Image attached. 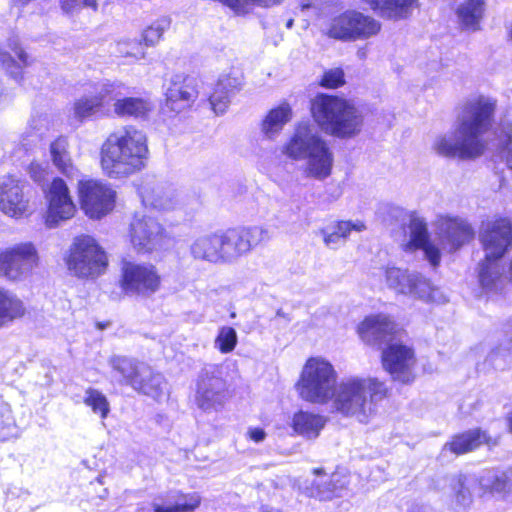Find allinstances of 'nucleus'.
Segmentation results:
<instances>
[{
	"mask_svg": "<svg viewBox=\"0 0 512 512\" xmlns=\"http://www.w3.org/2000/svg\"><path fill=\"white\" fill-rule=\"evenodd\" d=\"M495 110L496 101L492 98L481 95L467 100L457 117L455 130L438 136L433 150L444 157H480L487 146L483 136L493 125Z\"/></svg>",
	"mask_w": 512,
	"mask_h": 512,
	"instance_id": "f257e3e1",
	"label": "nucleus"
},
{
	"mask_svg": "<svg viewBox=\"0 0 512 512\" xmlns=\"http://www.w3.org/2000/svg\"><path fill=\"white\" fill-rule=\"evenodd\" d=\"M147 137L134 127L111 133L100 149L101 167L110 178L128 177L144 168L148 157Z\"/></svg>",
	"mask_w": 512,
	"mask_h": 512,
	"instance_id": "f03ea898",
	"label": "nucleus"
},
{
	"mask_svg": "<svg viewBox=\"0 0 512 512\" xmlns=\"http://www.w3.org/2000/svg\"><path fill=\"white\" fill-rule=\"evenodd\" d=\"M281 152L291 160L304 161L303 172L307 178L323 181L332 173L334 154L312 124L296 125Z\"/></svg>",
	"mask_w": 512,
	"mask_h": 512,
	"instance_id": "7ed1b4c3",
	"label": "nucleus"
},
{
	"mask_svg": "<svg viewBox=\"0 0 512 512\" xmlns=\"http://www.w3.org/2000/svg\"><path fill=\"white\" fill-rule=\"evenodd\" d=\"M387 394L386 384L377 378L350 377L337 384L331 401L337 412L366 423L375 416L378 403Z\"/></svg>",
	"mask_w": 512,
	"mask_h": 512,
	"instance_id": "20e7f679",
	"label": "nucleus"
},
{
	"mask_svg": "<svg viewBox=\"0 0 512 512\" xmlns=\"http://www.w3.org/2000/svg\"><path fill=\"white\" fill-rule=\"evenodd\" d=\"M311 109L315 121L328 134L338 138H350L361 131V112L343 98L318 95L313 100Z\"/></svg>",
	"mask_w": 512,
	"mask_h": 512,
	"instance_id": "39448f33",
	"label": "nucleus"
},
{
	"mask_svg": "<svg viewBox=\"0 0 512 512\" xmlns=\"http://www.w3.org/2000/svg\"><path fill=\"white\" fill-rule=\"evenodd\" d=\"M372 276L383 280L386 287L396 295L406 296L425 303H444L447 301L444 293L417 271L387 264L376 268L372 272Z\"/></svg>",
	"mask_w": 512,
	"mask_h": 512,
	"instance_id": "423d86ee",
	"label": "nucleus"
},
{
	"mask_svg": "<svg viewBox=\"0 0 512 512\" xmlns=\"http://www.w3.org/2000/svg\"><path fill=\"white\" fill-rule=\"evenodd\" d=\"M337 386V372L327 360L310 358L305 363L296 384L300 398L312 404H326L332 400Z\"/></svg>",
	"mask_w": 512,
	"mask_h": 512,
	"instance_id": "0eeeda50",
	"label": "nucleus"
},
{
	"mask_svg": "<svg viewBox=\"0 0 512 512\" xmlns=\"http://www.w3.org/2000/svg\"><path fill=\"white\" fill-rule=\"evenodd\" d=\"M69 272L81 279H93L103 274L108 266L105 251L97 241L82 235L75 238L66 259Z\"/></svg>",
	"mask_w": 512,
	"mask_h": 512,
	"instance_id": "6e6552de",
	"label": "nucleus"
},
{
	"mask_svg": "<svg viewBox=\"0 0 512 512\" xmlns=\"http://www.w3.org/2000/svg\"><path fill=\"white\" fill-rule=\"evenodd\" d=\"M381 23L373 16L348 9L333 16L325 29L328 37L344 42L367 40L381 31Z\"/></svg>",
	"mask_w": 512,
	"mask_h": 512,
	"instance_id": "1a4fd4ad",
	"label": "nucleus"
},
{
	"mask_svg": "<svg viewBox=\"0 0 512 512\" xmlns=\"http://www.w3.org/2000/svg\"><path fill=\"white\" fill-rule=\"evenodd\" d=\"M39 253L32 242H19L0 250V277L13 283L28 280L39 266Z\"/></svg>",
	"mask_w": 512,
	"mask_h": 512,
	"instance_id": "9d476101",
	"label": "nucleus"
},
{
	"mask_svg": "<svg viewBox=\"0 0 512 512\" xmlns=\"http://www.w3.org/2000/svg\"><path fill=\"white\" fill-rule=\"evenodd\" d=\"M161 275L152 263L123 260L119 286L127 296L149 298L160 290Z\"/></svg>",
	"mask_w": 512,
	"mask_h": 512,
	"instance_id": "9b49d317",
	"label": "nucleus"
},
{
	"mask_svg": "<svg viewBox=\"0 0 512 512\" xmlns=\"http://www.w3.org/2000/svg\"><path fill=\"white\" fill-rule=\"evenodd\" d=\"M221 264L234 263L257 245L271 239L269 229L253 226L218 231Z\"/></svg>",
	"mask_w": 512,
	"mask_h": 512,
	"instance_id": "f8f14e48",
	"label": "nucleus"
},
{
	"mask_svg": "<svg viewBox=\"0 0 512 512\" xmlns=\"http://www.w3.org/2000/svg\"><path fill=\"white\" fill-rule=\"evenodd\" d=\"M228 399V386L218 366L205 367L197 381L195 402L204 412L219 411Z\"/></svg>",
	"mask_w": 512,
	"mask_h": 512,
	"instance_id": "ddd939ff",
	"label": "nucleus"
},
{
	"mask_svg": "<svg viewBox=\"0 0 512 512\" xmlns=\"http://www.w3.org/2000/svg\"><path fill=\"white\" fill-rule=\"evenodd\" d=\"M78 193L81 208L91 219H100L114 209L116 191L109 184L97 180H81Z\"/></svg>",
	"mask_w": 512,
	"mask_h": 512,
	"instance_id": "4468645a",
	"label": "nucleus"
},
{
	"mask_svg": "<svg viewBox=\"0 0 512 512\" xmlns=\"http://www.w3.org/2000/svg\"><path fill=\"white\" fill-rule=\"evenodd\" d=\"M47 211L45 224L49 228H55L60 223L74 217L77 209L70 195L66 182L61 178H55L45 192Z\"/></svg>",
	"mask_w": 512,
	"mask_h": 512,
	"instance_id": "2eb2a0df",
	"label": "nucleus"
},
{
	"mask_svg": "<svg viewBox=\"0 0 512 512\" xmlns=\"http://www.w3.org/2000/svg\"><path fill=\"white\" fill-rule=\"evenodd\" d=\"M479 240L485 256L501 259L512 248V221L507 217H499L483 222Z\"/></svg>",
	"mask_w": 512,
	"mask_h": 512,
	"instance_id": "dca6fc26",
	"label": "nucleus"
},
{
	"mask_svg": "<svg viewBox=\"0 0 512 512\" xmlns=\"http://www.w3.org/2000/svg\"><path fill=\"white\" fill-rule=\"evenodd\" d=\"M130 243L138 253H152L164 243L165 230L153 217L135 215L129 229Z\"/></svg>",
	"mask_w": 512,
	"mask_h": 512,
	"instance_id": "f3484780",
	"label": "nucleus"
},
{
	"mask_svg": "<svg viewBox=\"0 0 512 512\" xmlns=\"http://www.w3.org/2000/svg\"><path fill=\"white\" fill-rule=\"evenodd\" d=\"M382 363L394 381L403 384L414 381L416 359L412 348L400 343H391L382 352Z\"/></svg>",
	"mask_w": 512,
	"mask_h": 512,
	"instance_id": "a211bd4d",
	"label": "nucleus"
},
{
	"mask_svg": "<svg viewBox=\"0 0 512 512\" xmlns=\"http://www.w3.org/2000/svg\"><path fill=\"white\" fill-rule=\"evenodd\" d=\"M25 186V181L13 175L0 178V211L4 215L19 219L28 213L29 198Z\"/></svg>",
	"mask_w": 512,
	"mask_h": 512,
	"instance_id": "6ab92c4d",
	"label": "nucleus"
},
{
	"mask_svg": "<svg viewBox=\"0 0 512 512\" xmlns=\"http://www.w3.org/2000/svg\"><path fill=\"white\" fill-rule=\"evenodd\" d=\"M409 240L403 244L406 252L422 250L427 261L433 267L439 265L441 253L439 248L431 241L427 223L416 214H411L408 223Z\"/></svg>",
	"mask_w": 512,
	"mask_h": 512,
	"instance_id": "aec40b11",
	"label": "nucleus"
},
{
	"mask_svg": "<svg viewBox=\"0 0 512 512\" xmlns=\"http://www.w3.org/2000/svg\"><path fill=\"white\" fill-rule=\"evenodd\" d=\"M437 229L441 245L449 252L456 251L474 236L470 224L460 217L440 216Z\"/></svg>",
	"mask_w": 512,
	"mask_h": 512,
	"instance_id": "412c9836",
	"label": "nucleus"
},
{
	"mask_svg": "<svg viewBox=\"0 0 512 512\" xmlns=\"http://www.w3.org/2000/svg\"><path fill=\"white\" fill-rule=\"evenodd\" d=\"M243 73L238 68H231L222 73L209 97V102L216 114H223L228 108L231 98L243 87Z\"/></svg>",
	"mask_w": 512,
	"mask_h": 512,
	"instance_id": "4be33fe9",
	"label": "nucleus"
},
{
	"mask_svg": "<svg viewBox=\"0 0 512 512\" xmlns=\"http://www.w3.org/2000/svg\"><path fill=\"white\" fill-rule=\"evenodd\" d=\"M198 96L193 78L175 75L171 78L165 93V105L173 112L179 113L189 108Z\"/></svg>",
	"mask_w": 512,
	"mask_h": 512,
	"instance_id": "5701e85b",
	"label": "nucleus"
},
{
	"mask_svg": "<svg viewBox=\"0 0 512 512\" xmlns=\"http://www.w3.org/2000/svg\"><path fill=\"white\" fill-rule=\"evenodd\" d=\"M140 196L145 206L160 211L173 210L179 204L176 190L162 182L148 180L140 187Z\"/></svg>",
	"mask_w": 512,
	"mask_h": 512,
	"instance_id": "b1692460",
	"label": "nucleus"
},
{
	"mask_svg": "<svg viewBox=\"0 0 512 512\" xmlns=\"http://www.w3.org/2000/svg\"><path fill=\"white\" fill-rule=\"evenodd\" d=\"M116 91V85L110 82L98 83L94 90L80 97L74 104L75 116L79 119L88 118L100 111L103 104Z\"/></svg>",
	"mask_w": 512,
	"mask_h": 512,
	"instance_id": "393cba45",
	"label": "nucleus"
},
{
	"mask_svg": "<svg viewBox=\"0 0 512 512\" xmlns=\"http://www.w3.org/2000/svg\"><path fill=\"white\" fill-rule=\"evenodd\" d=\"M363 4L376 12L382 18L403 20L412 15L418 7V0H361Z\"/></svg>",
	"mask_w": 512,
	"mask_h": 512,
	"instance_id": "a878e982",
	"label": "nucleus"
},
{
	"mask_svg": "<svg viewBox=\"0 0 512 512\" xmlns=\"http://www.w3.org/2000/svg\"><path fill=\"white\" fill-rule=\"evenodd\" d=\"M293 117V110L288 102H281L271 108L260 123V131L264 138L275 140Z\"/></svg>",
	"mask_w": 512,
	"mask_h": 512,
	"instance_id": "bb28decb",
	"label": "nucleus"
},
{
	"mask_svg": "<svg viewBox=\"0 0 512 512\" xmlns=\"http://www.w3.org/2000/svg\"><path fill=\"white\" fill-rule=\"evenodd\" d=\"M347 486V477L336 472L329 478L314 480L310 486L305 488V492L309 497L327 501L335 497H341L342 492L346 490Z\"/></svg>",
	"mask_w": 512,
	"mask_h": 512,
	"instance_id": "cd10ccee",
	"label": "nucleus"
},
{
	"mask_svg": "<svg viewBox=\"0 0 512 512\" xmlns=\"http://www.w3.org/2000/svg\"><path fill=\"white\" fill-rule=\"evenodd\" d=\"M395 323L386 315L367 317L358 327L360 337L371 343H380L388 340L395 331Z\"/></svg>",
	"mask_w": 512,
	"mask_h": 512,
	"instance_id": "c85d7f7f",
	"label": "nucleus"
},
{
	"mask_svg": "<svg viewBox=\"0 0 512 512\" xmlns=\"http://www.w3.org/2000/svg\"><path fill=\"white\" fill-rule=\"evenodd\" d=\"M366 229L362 221H336L320 229L326 247L337 249L344 245L352 231L362 232Z\"/></svg>",
	"mask_w": 512,
	"mask_h": 512,
	"instance_id": "c756f323",
	"label": "nucleus"
},
{
	"mask_svg": "<svg viewBox=\"0 0 512 512\" xmlns=\"http://www.w3.org/2000/svg\"><path fill=\"white\" fill-rule=\"evenodd\" d=\"M189 252L194 260L221 264L218 232L195 237L189 245Z\"/></svg>",
	"mask_w": 512,
	"mask_h": 512,
	"instance_id": "7c9ffc66",
	"label": "nucleus"
},
{
	"mask_svg": "<svg viewBox=\"0 0 512 512\" xmlns=\"http://www.w3.org/2000/svg\"><path fill=\"white\" fill-rule=\"evenodd\" d=\"M109 365L119 375V382L132 388L133 383L138 382L140 377L149 374V365L126 356L111 357Z\"/></svg>",
	"mask_w": 512,
	"mask_h": 512,
	"instance_id": "2f4dec72",
	"label": "nucleus"
},
{
	"mask_svg": "<svg viewBox=\"0 0 512 512\" xmlns=\"http://www.w3.org/2000/svg\"><path fill=\"white\" fill-rule=\"evenodd\" d=\"M490 442L491 438L485 431L472 429L453 436L451 441L444 445L442 452L450 451L455 455H461L473 451L483 443L490 444Z\"/></svg>",
	"mask_w": 512,
	"mask_h": 512,
	"instance_id": "473e14b6",
	"label": "nucleus"
},
{
	"mask_svg": "<svg viewBox=\"0 0 512 512\" xmlns=\"http://www.w3.org/2000/svg\"><path fill=\"white\" fill-rule=\"evenodd\" d=\"M498 258L485 256L479 268V282L481 287L488 292L499 291L504 283V268Z\"/></svg>",
	"mask_w": 512,
	"mask_h": 512,
	"instance_id": "72a5a7b5",
	"label": "nucleus"
},
{
	"mask_svg": "<svg viewBox=\"0 0 512 512\" xmlns=\"http://www.w3.org/2000/svg\"><path fill=\"white\" fill-rule=\"evenodd\" d=\"M325 424L326 420L323 416L300 411L294 414L291 427L297 435L306 439H315L319 436Z\"/></svg>",
	"mask_w": 512,
	"mask_h": 512,
	"instance_id": "f704fd0d",
	"label": "nucleus"
},
{
	"mask_svg": "<svg viewBox=\"0 0 512 512\" xmlns=\"http://www.w3.org/2000/svg\"><path fill=\"white\" fill-rule=\"evenodd\" d=\"M118 96L119 93H115L114 91L112 95H110L109 100H115L113 105L114 112L120 117H144L152 109L151 103L145 99L136 97L118 99Z\"/></svg>",
	"mask_w": 512,
	"mask_h": 512,
	"instance_id": "c9c22d12",
	"label": "nucleus"
},
{
	"mask_svg": "<svg viewBox=\"0 0 512 512\" xmlns=\"http://www.w3.org/2000/svg\"><path fill=\"white\" fill-rule=\"evenodd\" d=\"M25 313L26 307L16 294L0 289V327L23 317Z\"/></svg>",
	"mask_w": 512,
	"mask_h": 512,
	"instance_id": "e433bc0d",
	"label": "nucleus"
},
{
	"mask_svg": "<svg viewBox=\"0 0 512 512\" xmlns=\"http://www.w3.org/2000/svg\"><path fill=\"white\" fill-rule=\"evenodd\" d=\"M448 481L455 505L469 507L473 502L472 488L476 485V480L460 474L450 477Z\"/></svg>",
	"mask_w": 512,
	"mask_h": 512,
	"instance_id": "4c0bfd02",
	"label": "nucleus"
},
{
	"mask_svg": "<svg viewBox=\"0 0 512 512\" xmlns=\"http://www.w3.org/2000/svg\"><path fill=\"white\" fill-rule=\"evenodd\" d=\"M133 389L155 400H160L167 393V384L164 377L153 372L149 366V374L140 377L138 382H134Z\"/></svg>",
	"mask_w": 512,
	"mask_h": 512,
	"instance_id": "58836bf2",
	"label": "nucleus"
},
{
	"mask_svg": "<svg viewBox=\"0 0 512 512\" xmlns=\"http://www.w3.org/2000/svg\"><path fill=\"white\" fill-rule=\"evenodd\" d=\"M68 147V140L65 137H59L50 144V156L54 166L61 173L71 176L74 167Z\"/></svg>",
	"mask_w": 512,
	"mask_h": 512,
	"instance_id": "ea45409f",
	"label": "nucleus"
},
{
	"mask_svg": "<svg viewBox=\"0 0 512 512\" xmlns=\"http://www.w3.org/2000/svg\"><path fill=\"white\" fill-rule=\"evenodd\" d=\"M480 484L493 493L512 496V468L502 472H488Z\"/></svg>",
	"mask_w": 512,
	"mask_h": 512,
	"instance_id": "a19ab883",
	"label": "nucleus"
},
{
	"mask_svg": "<svg viewBox=\"0 0 512 512\" xmlns=\"http://www.w3.org/2000/svg\"><path fill=\"white\" fill-rule=\"evenodd\" d=\"M483 5V0H468L459 7L458 17L465 29L471 31L479 29L483 16Z\"/></svg>",
	"mask_w": 512,
	"mask_h": 512,
	"instance_id": "79ce46f5",
	"label": "nucleus"
},
{
	"mask_svg": "<svg viewBox=\"0 0 512 512\" xmlns=\"http://www.w3.org/2000/svg\"><path fill=\"white\" fill-rule=\"evenodd\" d=\"M201 502V497L197 493L184 495L178 498L175 502H160L155 500L152 503L154 512H193Z\"/></svg>",
	"mask_w": 512,
	"mask_h": 512,
	"instance_id": "37998d69",
	"label": "nucleus"
},
{
	"mask_svg": "<svg viewBox=\"0 0 512 512\" xmlns=\"http://www.w3.org/2000/svg\"><path fill=\"white\" fill-rule=\"evenodd\" d=\"M83 402L90 407L95 414H99L102 419L108 416L110 405L106 396L97 389L88 388L85 391Z\"/></svg>",
	"mask_w": 512,
	"mask_h": 512,
	"instance_id": "c03bdc74",
	"label": "nucleus"
},
{
	"mask_svg": "<svg viewBox=\"0 0 512 512\" xmlns=\"http://www.w3.org/2000/svg\"><path fill=\"white\" fill-rule=\"evenodd\" d=\"M18 429L11 414L10 406L0 399V440L6 441L16 437Z\"/></svg>",
	"mask_w": 512,
	"mask_h": 512,
	"instance_id": "a18cd8bd",
	"label": "nucleus"
},
{
	"mask_svg": "<svg viewBox=\"0 0 512 512\" xmlns=\"http://www.w3.org/2000/svg\"><path fill=\"white\" fill-rule=\"evenodd\" d=\"M170 19L161 17L154 21L142 32V41L147 47L155 46L162 38L163 33L169 29Z\"/></svg>",
	"mask_w": 512,
	"mask_h": 512,
	"instance_id": "49530a36",
	"label": "nucleus"
},
{
	"mask_svg": "<svg viewBox=\"0 0 512 512\" xmlns=\"http://www.w3.org/2000/svg\"><path fill=\"white\" fill-rule=\"evenodd\" d=\"M238 343L237 332L233 327L223 326L219 329L214 341V346L222 354L232 352Z\"/></svg>",
	"mask_w": 512,
	"mask_h": 512,
	"instance_id": "de8ad7c7",
	"label": "nucleus"
},
{
	"mask_svg": "<svg viewBox=\"0 0 512 512\" xmlns=\"http://www.w3.org/2000/svg\"><path fill=\"white\" fill-rule=\"evenodd\" d=\"M115 53L122 57H132L136 60L145 58L142 41L137 39L120 40L115 45Z\"/></svg>",
	"mask_w": 512,
	"mask_h": 512,
	"instance_id": "09e8293b",
	"label": "nucleus"
},
{
	"mask_svg": "<svg viewBox=\"0 0 512 512\" xmlns=\"http://www.w3.org/2000/svg\"><path fill=\"white\" fill-rule=\"evenodd\" d=\"M0 64L5 68L9 74L15 79L22 78V69L24 66L15 60L9 52L0 46Z\"/></svg>",
	"mask_w": 512,
	"mask_h": 512,
	"instance_id": "8fccbe9b",
	"label": "nucleus"
},
{
	"mask_svg": "<svg viewBox=\"0 0 512 512\" xmlns=\"http://www.w3.org/2000/svg\"><path fill=\"white\" fill-rule=\"evenodd\" d=\"M62 10L67 14L78 13L83 8L97 10V0H60Z\"/></svg>",
	"mask_w": 512,
	"mask_h": 512,
	"instance_id": "3c124183",
	"label": "nucleus"
},
{
	"mask_svg": "<svg viewBox=\"0 0 512 512\" xmlns=\"http://www.w3.org/2000/svg\"><path fill=\"white\" fill-rule=\"evenodd\" d=\"M7 47L10 48L18 58L20 64L24 67L31 65L32 61L29 55L21 47L18 36L13 35L7 39Z\"/></svg>",
	"mask_w": 512,
	"mask_h": 512,
	"instance_id": "603ef678",
	"label": "nucleus"
},
{
	"mask_svg": "<svg viewBox=\"0 0 512 512\" xmlns=\"http://www.w3.org/2000/svg\"><path fill=\"white\" fill-rule=\"evenodd\" d=\"M321 84L327 88H337L344 84V72L340 68L331 69L324 73Z\"/></svg>",
	"mask_w": 512,
	"mask_h": 512,
	"instance_id": "864d4df0",
	"label": "nucleus"
},
{
	"mask_svg": "<svg viewBox=\"0 0 512 512\" xmlns=\"http://www.w3.org/2000/svg\"><path fill=\"white\" fill-rule=\"evenodd\" d=\"M30 127L34 130H36V133L34 135V138L36 140H39L42 137V129L46 127L45 120L41 118H33L30 122Z\"/></svg>",
	"mask_w": 512,
	"mask_h": 512,
	"instance_id": "5fc2aeb1",
	"label": "nucleus"
},
{
	"mask_svg": "<svg viewBox=\"0 0 512 512\" xmlns=\"http://www.w3.org/2000/svg\"><path fill=\"white\" fill-rule=\"evenodd\" d=\"M247 434L255 443H260L266 438V433L262 428H250Z\"/></svg>",
	"mask_w": 512,
	"mask_h": 512,
	"instance_id": "6e6d98bb",
	"label": "nucleus"
},
{
	"mask_svg": "<svg viewBox=\"0 0 512 512\" xmlns=\"http://www.w3.org/2000/svg\"><path fill=\"white\" fill-rule=\"evenodd\" d=\"M44 172L39 164L32 163L29 167V174L36 182H40L44 178Z\"/></svg>",
	"mask_w": 512,
	"mask_h": 512,
	"instance_id": "4d7b16f0",
	"label": "nucleus"
},
{
	"mask_svg": "<svg viewBox=\"0 0 512 512\" xmlns=\"http://www.w3.org/2000/svg\"><path fill=\"white\" fill-rule=\"evenodd\" d=\"M270 321L276 322L279 325L282 324L283 321V324L287 325L291 321V318L286 313H284L282 309H278L274 318H272Z\"/></svg>",
	"mask_w": 512,
	"mask_h": 512,
	"instance_id": "13d9d810",
	"label": "nucleus"
},
{
	"mask_svg": "<svg viewBox=\"0 0 512 512\" xmlns=\"http://www.w3.org/2000/svg\"><path fill=\"white\" fill-rule=\"evenodd\" d=\"M506 162L508 167L512 170V138L510 137L508 139L507 145H506Z\"/></svg>",
	"mask_w": 512,
	"mask_h": 512,
	"instance_id": "bf43d9fd",
	"label": "nucleus"
},
{
	"mask_svg": "<svg viewBox=\"0 0 512 512\" xmlns=\"http://www.w3.org/2000/svg\"><path fill=\"white\" fill-rule=\"evenodd\" d=\"M313 474H315L316 476L323 475L324 474V470L321 469V468H315V469H313Z\"/></svg>",
	"mask_w": 512,
	"mask_h": 512,
	"instance_id": "052dcab7",
	"label": "nucleus"
},
{
	"mask_svg": "<svg viewBox=\"0 0 512 512\" xmlns=\"http://www.w3.org/2000/svg\"><path fill=\"white\" fill-rule=\"evenodd\" d=\"M507 420H508L509 429L512 432V413L508 416Z\"/></svg>",
	"mask_w": 512,
	"mask_h": 512,
	"instance_id": "680f3d73",
	"label": "nucleus"
},
{
	"mask_svg": "<svg viewBox=\"0 0 512 512\" xmlns=\"http://www.w3.org/2000/svg\"><path fill=\"white\" fill-rule=\"evenodd\" d=\"M357 55H358V57H359L360 59H363V58H365L366 53H365V51H364V50H359V51L357 52Z\"/></svg>",
	"mask_w": 512,
	"mask_h": 512,
	"instance_id": "e2e57ef3",
	"label": "nucleus"
},
{
	"mask_svg": "<svg viewBox=\"0 0 512 512\" xmlns=\"http://www.w3.org/2000/svg\"><path fill=\"white\" fill-rule=\"evenodd\" d=\"M292 26H293V20H292V19H290V20H288V21H287V23H286V27H287V28H291Z\"/></svg>",
	"mask_w": 512,
	"mask_h": 512,
	"instance_id": "0e129e2a",
	"label": "nucleus"
},
{
	"mask_svg": "<svg viewBox=\"0 0 512 512\" xmlns=\"http://www.w3.org/2000/svg\"><path fill=\"white\" fill-rule=\"evenodd\" d=\"M497 353H498V352L493 351V352L491 353V355H490L491 359H493V358H494V355H496Z\"/></svg>",
	"mask_w": 512,
	"mask_h": 512,
	"instance_id": "69168bd1",
	"label": "nucleus"
}]
</instances>
